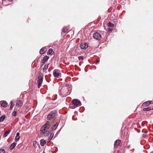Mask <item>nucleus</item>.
<instances>
[{
	"label": "nucleus",
	"mask_w": 153,
	"mask_h": 153,
	"mask_svg": "<svg viewBox=\"0 0 153 153\" xmlns=\"http://www.w3.org/2000/svg\"><path fill=\"white\" fill-rule=\"evenodd\" d=\"M45 48H42L40 50V53L41 54H43L45 52Z\"/></svg>",
	"instance_id": "6ab92c4d"
},
{
	"label": "nucleus",
	"mask_w": 153,
	"mask_h": 153,
	"mask_svg": "<svg viewBox=\"0 0 153 153\" xmlns=\"http://www.w3.org/2000/svg\"><path fill=\"white\" fill-rule=\"evenodd\" d=\"M5 151L4 149H0V153H5Z\"/></svg>",
	"instance_id": "cd10ccee"
},
{
	"label": "nucleus",
	"mask_w": 153,
	"mask_h": 153,
	"mask_svg": "<svg viewBox=\"0 0 153 153\" xmlns=\"http://www.w3.org/2000/svg\"><path fill=\"white\" fill-rule=\"evenodd\" d=\"M10 132V130H8L7 131H6L4 134V137H6L9 134Z\"/></svg>",
	"instance_id": "b1692460"
},
{
	"label": "nucleus",
	"mask_w": 153,
	"mask_h": 153,
	"mask_svg": "<svg viewBox=\"0 0 153 153\" xmlns=\"http://www.w3.org/2000/svg\"><path fill=\"white\" fill-rule=\"evenodd\" d=\"M13 102L11 101V105L10 106V109H12V108L13 107Z\"/></svg>",
	"instance_id": "c85d7f7f"
},
{
	"label": "nucleus",
	"mask_w": 153,
	"mask_h": 153,
	"mask_svg": "<svg viewBox=\"0 0 153 153\" xmlns=\"http://www.w3.org/2000/svg\"><path fill=\"white\" fill-rule=\"evenodd\" d=\"M36 141H34L33 143V145L34 147H35L36 146Z\"/></svg>",
	"instance_id": "7c9ffc66"
},
{
	"label": "nucleus",
	"mask_w": 153,
	"mask_h": 153,
	"mask_svg": "<svg viewBox=\"0 0 153 153\" xmlns=\"http://www.w3.org/2000/svg\"><path fill=\"white\" fill-rule=\"evenodd\" d=\"M17 112V111H14L12 114V115L13 116H16Z\"/></svg>",
	"instance_id": "bb28decb"
},
{
	"label": "nucleus",
	"mask_w": 153,
	"mask_h": 153,
	"mask_svg": "<svg viewBox=\"0 0 153 153\" xmlns=\"http://www.w3.org/2000/svg\"><path fill=\"white\" fill-rule=\"evenodd\" d=\"M43 79V76L42 75L39 76L38 78V87L39 88L42 82Z\"/></svg>",
	"instance_id": "423d86ee"
},
{
	"label": "nucleus",
	"mask_w": 153,
	"mask_h": 153,
	"mask_svg": "<svg viewBox=\"0 0 153 153\" xmlns=\"http://www.w3.org/2000/svg\"><path fill=\"white\" fill-rule=\"evenodd\" d=\"M93 36L94 39L97 40H100L101 38V35L99 33L96 32L93 35Z\"/></svg>",
	"instance_id": "20e7f679"
},
{
	"label": "nucleus",
	"mask_w": 153,
	"mask_h": 153,
	"mask_svg": "<svg viewBox=\"0 0 153 153\" xmlns=\"http://www.w3.org/2000/svg\"><path fill=\"white\" fill-rule=\"evenodd\" d=\"M49 58V57L47 56H45L43 59V60L44 61V62H46L48 59Z\"/></svg>",
	"instance_id": "5701e85b"
},
{
	"label": "nucleus",
	"mask_w": 153,
	"mask_h": 153,
	"mask_svg": "<svg viewBox=\"0 0 153 153\" xmlns=\"http://www.w3.org/2000/svg\"><path fill=\"white\" fill-rule=\"evenodd\" d=\"M78 59L79 60H82L83 59V58L82 56H79Z\"/></svg>",
	"instance_id": "c756f323"
},
{
	"label": "nucleus",
	"mask_w": 153,
	"mask_h": 153,
	"mask_svg": "<svg viewBox=\"0 0 153 153\" xmlns=\"http://www.w3.org/2000/svg\"><path fill=\"white\" fill-rule=\"evenodd\" d=\"M1 106L6 107L7 106V103L6 102H4L1 104Z\"/></svg>",
	"instance_id": "2eb2a0df"
},
{
	"label": "nucleus",
	"mask_w": 153,
	"mask_h": 153,
	"mask_svg": "<svg viewBox=\"0 0 153 153\" xmlns=\"http://www.w3.org/2000/svg\"><path fill=\"white\" fill-rule=\"evenodd\" d=\"M53 135H54L53 134L51 133V134L50 136V137H49V140H51L52 139V138L53 137Z\"/></svg>",
	"instance_id": "a878e982"
},
{
	"label": "nucleus",
	"mask_w": 153,
	"mask_h": 153,
	"mask_svg": "<svg viewBox=\"0 0 153 153\" xmlns=\"http://www.w3.org/2000/svg\"><path fill=\"white\" fill-rule=\"evenodd\" d=\"M152 153H153V152H152Z\"/></svg>",
	"instance_id": "c9c22d12"
},
{
	"label": "nucleus",
	"mask_w": 153,
	"mask_h": 153,
	"mask_svg": "<svg viewBox=\"0 0 153 153\" xmlns=\"http://www.w3.org/2000/svg\"><path fill=\"white\" fill-rule=\"evenodd\" d=\"M44 61L43 60H42V62L43 64H45L46 62H44Z\"/></svg>",
	"instance_id": "473e14b6"
},
{
	"label": "nucleus",
	"mask_w": 153,
	"mask_h": 153,
	"mask_svg": "<svg viewBox=\"0 0 153 153\" xmlns=\"http://www.w3.org/2000/svg\"><path fill=\"white\" fill-rule=\"evenodd\" d=\"M66 85L64 86L60 87L59 88V93L62 96H66L69 94L71 91V88Z\"/></svg>",
	"instance_id": "f257e3e1"
},
{
	"label": "nucleus",
	"mask_w": 153,
	"mask_h": 153,
	"mask_svg": "<svg viewBox=\"0 0 153 153\" xmlns=\"http://www.w3.org/2000/svg\"><path fill=\"white\" fill-rule=\"evenodd\" d=\"M88 47V44L85 42L82 43L80 45L81 48L83 49H85Z\"/></svg>",
	"instance_id": "6e6552de"
},
{
	"label": "nucleus",
	"mask_w": 153,
	"mask_h": 153,
	"mask_svg": "<svg viewBox=\"0 0 153 153\" xmlns=\"http://www.w3.org/2000/svg\"><path fill=\"white\" fill-rule=\"evenodd\" d=\"M20 139V136H19V133H17L16 134V136L15 140L16 141H18Z\"/></svg>",
	"instance_id": "ddd939ff"
},
{
	"label": "nucleus",
	"mask_w": 153,
	"mask_h": 153,
	"mask_svg": "<svg viewBox=\"0 0 153 153\" xmlns=\"http://www.w3.org/2000/svg\"><path fill=\"white\" fill-rule=\"evenodd\" d=\"M58 123H56V124H55L54 126H53L52 129L53 130H55L57 127L58 126Z\"/></svg>",
	"instance_id": "f3484780"
},
{
	"label": "nucleus",
	"mask_w": 153,
	"mask_h": 153,
	"mask_svg": "<svg viewBox=\"0 0 153 153\" xmlns=\"http://www.w3.org/2000/svg\"><path fill=\"white\" fill-rule=\"evenodd\" d=\"M48 64L45 65L44 66L43 69V71L44 72H45V73H46V71L48 68Z\"/></svg>",
	"instance_id": "4468645a"
},
{
	"label": "nucleus",
	"mask_w": 153,
	"mask_h": 153,
	"mask_svg": "<svg viewBox=\"0 0 153 153\" xmlns=\"http://www.w3.org/2000/svg\"><path fill=\"white\" fill-rule=\"evenodd\" d=\"M107 25L108 26L110 27H113L114 26V24H112L110 22H109L108 23Z\"/></svg>",
	"instance_id": "4be33fe9"
},
{
	"label": "nucleus",
	"mask_w": 153,
	"mask_h": 153,
	"mask_svg": "<svg viewBox=\"0 0 153 153\" xmlns=\"http://www.w3.org/2000/svg\"><path fill=\"white\" fill-rule=\"evenodd\" d=\"M151 110V107H148L146 108H145L143 109V111H149Z\"/></svg>",
	"instance_id": "412c9836"
},
{
	"label": "nucleus",
	"mask_w": 153,
	"mask_h": 153,
	"mask_svg": "<svg viewBox=\"0 0 153 153\" xmlns=\"http://www.w3.org/2000/svg\"><path fill=\"white\" fill-rule=\"evenodd\" d=\"M54 76L56 77H59L60 76L59 71L58 70H55L53 72Z\"/></svg>",
	"instance_id": "0eeeda50"
},
{
	"label": "nucleus",
	"mask_w": 153,
	"mask_h": 153,
	"mask_svg": "<svg viewBox=\"0 0 153 153\" xmlns=\"http://www.w3.org/2000/svg\"><path fill=\"white\" fill-rule=\"evenodd\" d=\"M72 102L74 106V108L81 105V102L75 99L73 100L72 101Z\"/></svg>",
	"instance_id": "39448f33"
},
{
	"label": "nucleus",
	"mask_w": 153,
	"mask_h": 153,
	"mask_svg": "<svg viewBox=\"0 0 153 153\" xmlns=\"http://www.w3.org/2000/svg\"><path fill=\"white\" fill-rule=\"evenodd\" d=\"M53 50H52V49H51V48H50V49L48 52V54H49L50 55H52L53 53Z\"/></svg>",
	"instance_id": "dca6fc26"
},
{
	"label": "nucleus",
	"mask_w": 153,
	"mask_h": 153,
	"mask_svg": "<svg viewBox=\"0 0 153 153\" xmlns=\"http://www.w3.org/2000/svg\"><path fill=\"white\" fill-rule=\"evenodd\" d=\"M46 141L43 139H41L40 140V145L41 146H43L46 143Z\"/></svg>",
	"instance_id": "f8f14e48"
},
{
	"label": "nucleus",
	"mask_w": 153,
	"mask_h": 153,
	"mask_svg": "<svg viewBox=\"0 0 153 153\" xmlns=\"http://www.w3.org/2000/svg\"><path fill=\"white\" fill-rule=\"evenodd\" d=\"M50 127V123L47 121L46 123L40 129V133L41 134L47 136L49 134L50 132L48 130Z\"/></svg>",
	"instance_id": "f03ea898"
},
{
	"label": "nucleus",
	"mask_w": 153,
	"mask_h": 153,
	"mask_svg": "<svg viewBox=\"0 0 153 153\" xmlns=\"http://www.w3.org/2000/svg\"><path fill=\"white\" fill-rule=\"evenodd\" d=\"M120 143V141L119 140H117L115 142L114 146H118Z\"/></svg>",
	"instance_id": "9b49d317"
},
{
	"label": "nucleus",
	"mask_w": 153,
	"mask_h": 153,
	"mask_svg": "<svg viewBox=\"0 0 153 153\" xmlns=\"http://www.w3.org/2000/svg\"><path fill=\"white\" fill-rule=\"evenodd\" d=\"M5 118V117L4 115L1 117H0V121L1 122H3Z\"/></svg>",
	"instance_id": "aec40b11"
},
{
	"label": "nucleus",
	"mask_w": 153,
	"mask_h": 153,
	"mask_svg": "<svg viewBox=\"0 0 153 153\" xmlns=\"http://www.w3.org/2000/svg\"><path fill=\"white\" fill-rule=\"evenodd\" d=\"M99 63V61H97V62H96L95 64H98Z\"/></svg>",
	"instance_id": "72a5a7b5"
},
{
	"label": "nucleus",
	"mask_w": 153,
	"mask_h": 153,
	"mask_svg": "<svg viewBox=\"0 0 153 153\" xmlns=\"http://www.w3.org/2000/svg\"><path fill=\"white\" fill-rule=\"evenodd\" d=\"M9 1H12V0H8Z\"/></svg>",
	"instance_id": "f704fd0d"
},
{
	"label": "nucleus",
	"mask_w": 153,
	"mask_h": 153,
	"mask_svg": "<svg viewBox=\"0 0 153 153\" xmlns=\"http://www.w3.org/2000/svg\"><path fill=\"white\" fill-rule=\"evenodd\" d=\"M56 113L55 111H53L48 114L47 117V119L50 120L51 119L53 118L56 115Z\"/></svg>",
	"instance_id": "7ed1b4c3"
},
{
	"label": "nucleus",
	"mask_w": 153,
	"mask_h": 153,
	"mask_svg": "<svg viewBox=\"0 0 153 153\" xmlns=\"http://www.w3.org/2000/svg\"><path fill=\"white\" fill-rule=\"evenodd\" d=\"M22 105V102L21 100H18L16 102V106H21Z\"/></svg>",
	"instance_id": "9d476101"
},
{
	"label": "nucleus",
	"mask_w": 153,
	"mask_h": 153,
	"mask_svg": "<svg viewBox=\"0 0 153 153\" xmlns=\"http://www.w3.org/2000/svg\"><path fill=\"white\" fill-rule=\"evenodd\" d=\"M62 30V31L64 33H65L66 32L68 31V29L66 27H64L63 28Z\"/></svg>",
	"instance_id": "393cba45"
},
{
	"label": "nucleus",
	"mask_w": 153,
	"mask_h": 153,
	"mask_svg": "<svg viewBox=\"0 0 153 153\" xmlns=\"http://www.w3.org/2000/svg\"><path fill=\"white\" fill-rule=\"evenodd\" d=\"M16 143H13L10 146V149H13L14 147L16 146Z\"/></svg>",
	"instance_id": "a211bd4d"
},
{
	"label": "nucleus",
	"mask_w": 153,
	"mask_h": 153,
	"mask_svg": "<svg viewBox=\"0 0 153 153\" xmlns=\"http://www.w3.org/2000/svg\"><path fill=\"white\" fill-rule=\"evenodd\" d=\"M153 101H147L143 104V106H147L149 105L150 104H152Z\"/></svg>",
	"instance_id": "1a4fd4ad"
},
{
	"label": "nucleus",
	"mask_w": 153,
	"mask_h": 153,
	"mask_svg": "<svg viewBox=\"0 0 153 153\" xmlns=\"http://www.w3.org/2000/svg\"><path fill=\"white\" fill-rule=\"evenodd\" d=\"M112 29L110 27V28H109L108 29V31H111L112 30Z\"/></svg>",
	"instance_id": "2f4dec72"
}]
</instances>
